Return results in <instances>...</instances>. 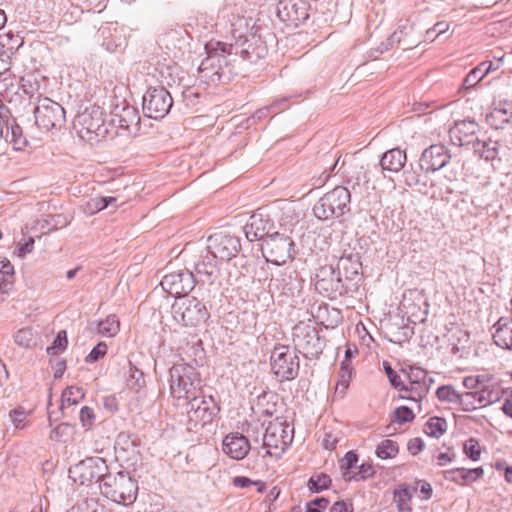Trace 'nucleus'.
<instances>
[{
    "label": "nucleus",
    "instance_id": "39448f33",
    "mask_svg": "<svg viewBox=\"0 0 512 512\" xmlns=\"http://www.w3.org/2000/svg\"><path fill=\"white\" fill-rule=\"evenodd\" d=\"M174 320L186 327H200L210 318L205 304L196 297H179L171 307Z\"/></svg>",
    "mask_w": 512,
    "mask_h": 512
},
{
    "label": "nucleus",
    "instance_id": "c03bdc74",
    "mask_svg": "<svg viewBox=\"0 0 512 512\" xmlns=\"http://www.w3.org/2000/svg\"><path fill=\"white\" fill-rule=\"evenodd\" d=\"M430 384L428 382H414V383H408L404 384V390H398L399 392L406 393L411 392L413 396L414 402H421L423 398L426 397V395L429 392Z\"/></svg>",
    "mask_w": 512,
    "mask_h": 512
},
{
    "label": "nucleus",
    "instance_id": "a878e982",
    "mask_svg": "<svg viewBox=\"0 0 512 512\" xmlns=\"http://www.w3.org/2000/svg\"><path fill=\"white\" fill-rule=\"evenodd\" d=\"M285 433V427L282 423H269L262 438V445L267 448L266 454L271 455L270 449H280L284 452L292 441V437Z\"/></svg>",
    "mask_w": 512,
    "mask_h": 512
},
{
    "label": "nucleus",
    "instance_id": "c9c22d12",
    "mask_svg": "<svg viewBox=\"0 0 512 512\" xmlns=\"http://www.w3.org/2000/svg\"><path fill=\"white\" fill-rule=\"evenodd\" d=\"M449 345L454 355L463 357L468 354L470 348V335L467 331L456 329L449 336Z\"/></svg>",
    "mask_w": 512,
    "mask_h": 512
},
{
    "label": "nucleus",
    "instance_id": "393cba45",
    "mask_svg": "<svg viewBox=\"0 0 512 512\" xmlns=\"http://www.w3.org/2000/svg\"><path fill=\"white\" fill-rule=\"evenodd\" d=\"M187 31L182 27L170 29L161 34L158 44L161 48H165V55L178 58L183 46L187 43Z\"/></svg>",
    "mask_w": 512,
    "mask_h": 512
},
{
    "label": "nucleus",
    "instance_id": "a18cd8bd",
    "mask_svg": "<svg viewBox=\"0 0 512 512\" xmlns=\"http://www.w3.org/2000/svg\"><path fill=\"white\" fill-rule=\"evenodd\" d=\"M399 452V446L396 441L391 439L382 440L376 447V455L380 459H392Z\"/></svg>",
    "mask_w": 512,
    "mask_h": 512
},
{
    "label": "nucleus",
    "instance_id": "864d4df0",
    "mask_svg": "<svg viewBox=\"0 0 512 512\" xmlns=\"http://www.w3.org/2000/svg\"><path fill=\"white\" fill-rule=\"evenodd\" d=\"M331 484V478L325 473L312 475L308 480V487L313 493H319L328 489Z\"/></svg>",
    "mask_w": 512,
    "mask_h": 512
},
{
    "label": "nucleus",
    "instance_id": "4468645a",
    "mask_svg": "<svg viewBox=\"0 0 512 512\" xmlns=\"http://www.w3.org/2000/svg\"><path fill=\"white\" fill-rule=\"evenodd\" d=\"M271 369L281 381H290L298 376L300 362L296 352L285 345H278L271 354Z\"/></svg>",
    "mask_w": 512,
    "mask_h": 512
},
{
    "label": "nucleus",
    "instance_id": "5fc2aeb1",
    "mask_svg": "<svg viewBox=\"0 0 512 512\" xmlns=\"http://www.w3.org/2000/svg\"><path fill=\"white\" fill-rule=\"evenodd\" d=\"M478 392L476 391H468L465 393H460V398L458 405L465 412H471L476 410L479 406L478 404Z\"/></svg>",
    "mask_w": 512,
    "mask_h": 512
},
{
    "label": "nucleus",
    "instance_id": "7ed1b4c3",
    "mask_svg": "<svg viewBox=\"0 0 512 512\" xmlns=\"http://www.w3.org/2000/svg\"><path fill=\"white\" fill-rule=\"evenodd\" d=\"M170 395L184 402L202 393V378L191 364H174L169 369Z\"/></svg>",
    "mask_w": 512,
    "mask_h": 512
},
{
    "label": "nucleus",
    "instance_id": "2eb2a0df",
    "mask_svg": "<svg viewBox=\"0 0 512 512\" xmlns=\"http://www.w3.org/2000/svg\"><path fill=\"white\" fill-rule=\"evenodd\" d=\"M173 106L170 92L161 87H150L143 96V113L145 116L158 120L164 118Z\"/></svg>",
    "mask_w": 512,
    "mask_h": 512
},
{
    "label": "nucleus",
    "instance_id": "3c124183",
    "mask_svg": "<svg viewBox=\"0 0 512 512\" xmlns=\"http://www.w3.org/2000/svg\"><path fill=\"white\" fill-rule=\"evenodd\" d=\"M114 202H116V198L110 196L93 198L86 203L84 211L88 214H95L99 211L104 210Z\"/></svg>",
    "mask_w": 512,
    "mask_h": 512
},
{
    "label": "nucleus",
    "instance_id": "4d7b16f0",
    "mask_svg": "<svg viewBox=\"0 0 512 512\" xmlns=\"http://www.w3.org/2000/svg\"><path fill=\"white\" fill-rule=\"evenodd\" d=\"M426 427H427L426 433L429 436L439 438L445 433L447 423H446V420L443 418L432 417L426 423Z\"/></svg>",
    "mask_w": 512,
    "mask_h": 512
},
{
    "label": "nucleus",
    "instance_id": "cd10ccee",
    "mask_svg": "<svg viewBox=\"0 0 512 512\" xmlns=\"http://www.w3.org/2000/svg\"><path fill=\"white\" fill-rule=\"evenodd\" d=\"M98 38L101 40V45L111 53L116 52L125 44L123 30L113 23L101 26L98 30Z\"/></svg>",
    "mask_w": 512,
    "mask_h": 512
},
{
    "label": "nucleus",
    "instance_id": "a211bd4d",
    "mask_svg": "<svg viewBox=\"0 0 512 512\" xmlns=\"http://www.w3.org/2000/svg\"><path fill=\"white\" fill-rule=\"evenodd\" d=\"M276 13L287 26L298 27L309 18V4L305 0H280Z\"/></svg>",
    "mask_w": 512,
    "mask_h": 512
},
{
    "label": "nucleus",
    "instance_id": "f8f14e48",
    "mask_svg": "<svg viewBox=\"0 0 512 512\" xmlns=\"http://www.w3.org/2000/svg\"><path fill=\"white\" fill-rule=\"evenodd\" d=\"M261 252L267 262L283 265L295 256V244L289 235L273 232L261 243Z\"/></svg>",
    "mask_w": 512,
    "mask_h": 512
},
{
    "label": "nucleus",
    "instance_id": "79ce46f5",
    "mask_svg": "<svg viewBox=\"0 0 512 512\" xmlns=\"http://www.w3.org/2000/svg\"><path fill=\"white\" fill-rule=\"evenodd\" d=\"M120 329V322L116 315H109L106 319L100 321L97 326L98 334L106 337L115 336Z\"/></svg>",
    "mask_w": 512,
    "mask_h": 512
},
{
    "label": "nucleus",
    "instance_id": "e433bc0d",
    "mask_svg": "<svg viewBox=\"0 0 512 512\" xmlns=\"http://www.w3.org/2000/svg\"><path fill=\"white\" fill-rule=\"evenodd\" d=\"M23 44L22 38L12 33L0 35V56L10 58Z\"/></svg>",
    "mask_w": 512,
    "mask_h": 512
},
{
    "label": "nucleus",
    "instance_id": "aec40b11",
    "mask_svg": "<svg viewBox=\"0 0 512 512\" xmlns=\"http://www.w3.org/2000/svg\"><path fill=\"white\" fill-rule=\"evenodd\" d=\"M362 263L360 255L357 252H344L339 258L336 270L343 276L344 281L351 287L352 291L358 290L359 284L362 280Z\"/></svg>",
    "mask_w": 512,
    "mask_h": 512
},
{
    "label": "nucleus",
    "instance_id": "37998d69",
    "mask_svg": "<svg viewBox=\"0 0 512 512\" xmlns=\"http://www.w3.org/2000/svg\"><path fill=\"white\" fill-rule=\"evenodd\" d=\"M353 368H346L345 366H340L338 371V380L335 386V395L342 398L350 385V381L352 378Z\"/></svg>",
    "mask_w": 512,
    "mask_h": 512
},
{
    "label": "nucleus",
    "instance_id": "7c9ffc66",
    "mask_svg": "<svg viewBox=\"0 0 512 512\" xmlns=\"http://www.w3.org/2000/svg\"><path fill=\"white\" fill-rule=\"evenodd\" d=\"M175 59L172 56H167L163 57V59L157 58L154 63L155 70L158 72L162 84L172 86L180 79V67Z\"/></svg>",
    "mask_w": 512,
    "mask_h": 512
},
{
    "label": "nucleus",
    "instance_id": "49530a36",
    "mask_svg": "<svg viewBox=\"0 0 512 512\" xmlns=\"http://www.w3.org/2000/svg\"><path fill=\"white\" fill-rule=\"evenodd\" d=\"M85 396L82 387L69 386L67 387L61 397V408L63 409L66 405L71 406L77 404Z\"/></svg>",
    "mask_w": 512,
    "mask_h": 512
},
{
    "label": "nucleus",
    "instance_id": "423d86ee",
    "mask_svg": "<svg viewBox=\"0 0 512 512\" xmlns=\"http://www.w3.org/2000/svg\"><path fill=\"white\" fill-rule=\"evenodd\" d=\"M99 487L107 498L124 505L135 501L138 490L136 482L125 471H120L116 475L109 473Z\"/></svg>",
    "mask_w": 512,
    "mask_h": 512
},
{
    "label": "nucleus",
    "instance_id": "8fccbe9b",
    "mask_svg": "<svg viewBox=\"0 0 512 512\" xmlns=\"http://www.w3.org/2000/svg\"><path fill=\"white\" fill-rule=\"evenodd\" d=\"M182 97L186 107L194 108L201 103V99L205 98V95L198 87L190 86L182 91Z\"/></svg>",
    "mask_w": 512,
    "mask_h": 512
},
{
    "label": "nucleus",
    "instance_id": "bb28decb",
    "mask_svg": "<svg viewBox=\"0 0 512 512\" xmlns=\"http://www.w3.org/2000/svg\"><path fill=\"white\" fill-rule=\"evenodd\" d=\"M251 449L250 441L238 432L226 435L222 442L223 452L232 459H244Z\"/></svg>",
    "mask_w": 512,
    "mask_h": 512
},
{
    "label": "nucleus",
    "instance_id": "bf43d9fd",
    "mask_svg": "<svg viewBox=\"0 0 512 512\" xmlns=\"http://www.w3.org/2000/svg\"><path fill=\"white\" fill-rule=\"evenodd\" d=\"M14 341L18 346L30 348L34 345V334L31 328H22L14 335Z\"/></svg>",
    "mask_w": 512,
    "mask_h": 512
},
{
    "label": "nucleus",
    "instance_id": "412c9836",
    "mask_svg": "<svg viewBox=\"0 0 512 512\" xmlns=\"http://www.w3.org/2000/svg\"><path fill=\"white\" fill-rule=\"evenodd\" d=\"M450 159V151L445 145L433 144L423 150L419 160L424 173H433L445 167Z\"/></svg>",
    "mask_w": 512,
    "mask_h": 512
},
{
    "label": "nucleus",
    "instance_id": "1a4fd4ad",
    "mask_svg": "<svg viewBox=\"0 0 512 512\" xmlns=\"http://www.w3.org/2000/svg\"><path fill=\"white\" fill-rule=\"evenodd\" d=\"M313 281L315 290L330 300L338 299L353 292L351 287L341 277L340 272L332 265L318 268Z\"/></svg>",
    "mask_w": 512,
    "mask_h": 512
},
{
    "label": "nucleus",
    "instance_id": "f257e3e1",
    "mask_svg": "<svg viewBox=\"0 0 512 512\" xmlns=\"http://www.w3.org/2000/svg\"><path fill=\"white\" fill-rule=\"evenodd\" d=\"M229 22L231 41H224L225 50L230 60L234 58V63L237 64V71L240 74L245 66L265 58L268 48L261 36L252 32L251 19L232 13Z\"/></svg>",
    "mask_w": 512,
    "mask_h": 512
},
{
    "label": "nucleus",
    "instance_id": "6e6d98bb",
    "mask_svg": "<svg viewBox=\"0 0 512 512\" xmlns=\"http://www.w3.org/2000/svg\"><path fill=\"white\" fill-rule=\"evenodd\" d=\"M436 396L442 402L458 404L460 392H458L452 385H443L438 387Z\"/></svg>",
    "mask_w": 512,
    "mask_h": 512
},
{
    "label": "nucleus",
    "instance_id": "09e8293b",
    "mask_svg": "<svg viewBox=\"0 0 512 512\" xmlns=\"http://www.w3.org/2000/svg\"><path fill=\"white\" fill-rule=\"evenodd\" d=\"M413 31V24L407 19L405 21H400L397 29L393 32V34L389 38V44L393 46L396 44H401L402 41H406Z\"/></svg>",
    "mask_w": 512,
    "mask_h": 512
},
{
    "label": "nucleus",
    "instance_id": "2f4dec72",
    "mask_svg": "<svg viewBox=\"0 0 512 512\" xmlns=\"http://www.w3.org/2000/svg\"><path fill=\"white\" fill-rule=\"evenodd\" d=\"M300 287L298 275L295 271L284 270L277 277H272L269 283L270 290H278L283 294H293Z\"/></svg>",
    "mask_w": 512,
    "mask_h": 512
},
{
    "label": "nucleus",
    "instance_id": "338daca9",
    "mask_svg": "<svg viewBox=\"0 0 512 512\" xmlns=\"http://www.w3.org/2000/svg\"><path fill=\"white\" fill-rule=\"evenodd\" d=\"M68 344L66 331H60L54 339L52 345L47 347L49 355H57L60 351L64 350Z\"/></svg>",
    "mask_w": 512,
    "mask_h": 512
},
{
    "label": "nucleus",
    "instance_id": "5701e85b",
    "mask_svg": "<svg viewBox=\"0 0 512 512\" xmlns=\"http://www.w3.org/2000/svg\"><path fill=\"white\" fill-rule=\"evenodd\" d=\"M111 123L130 134H136L140 129V116L138 110L127 104L116 106L111 114Z\"/></svg>",
    "mask_w": 512,
    "mask_h": 512
},
{
    "label": "nucleus",
    "instance_id": "dca6fc26",
    "mask_svg": "<svg viewBox=\"0 0 512 512\" xmlns=\"http://www.w3.org/2000/svg\"><path fill=\"white\" fill-rule=\"evenodd\" d=\"M207 248L219 261H229L241 251V240L235 235L217 232L208 237Z\"/></svg>",
    "mask_w": 512,
    "mask_h": 512
},
{
    "label": "nucleus",
    "instance_id": "680f3d73",
    "mask_svg": "<svg viewBox=\"0 0 512 512\" xmlns=\"http://www.w3.org/2000/svg\"><path fill=\"white\" fill-rule=\"evenodd\" d=\"M232 484L237 488H247L251 485L257 486V491L259 493H264L266 491V484L263 481H254L246 476H236L232 480Z\"/></svg>",
    "mask_w": 512,
    "mask_h": 512
},
{
    "label": "nucleus",
    "instance_id": "4c0bfd02",
    "mask_svg": "<svg viewBox=\"0 0 512 512\" xmlns=\"http://www.w3.org/2000/svg\"><path fill=\"white\" fill-rule=\"evenodd\" d=\"M424 169L421 168V161L417 167L412 164L410 168L405 170L403 173L404 183L409 187L426 186V176L423 174Z\"/></svg>",
    "mask_w": 512,
    "mask_h": 512
},
{
    "label": "nucleus",
    "instance_id": "c756f323",
    "mask_svg": "<svg viewBox=\"0 0 512 512\" xmlns=\"http://www.w3.org/2000/svg\"><path fill=\"white\" fill-rule=\"evenodd\" d=\"M487 123L494 129H503L512 122V101L499 100L494 103L493 109L486 115Z\"/></svg>",
    "mask_w": 512,
    "mask_h": 512
},
{
    "label": "nucleus",
    "instance_id": "b1692460",
    "mask_svg": "<svg viewBox=\"0 0 512 512\" xmlns=\"http://www.w3.org/2000/svg\"><path fill=\"white\" fill-rule=\"evenodd\" d=\"M0 134L6 141L12 143L16 150H23L28 144L18 120L9 117L5 119L2 111H0Z\"/></svg>",
    "mask_w": 512,
    "mask_h": 512
},
{
    "label": "nucleus",
    "instance_id": "774afa93",
    "mask_svg": "<svg viewBox=\"0 0 512 512\" xmlns=\"http://www.w3.org/2000/svg\"><path fill=\"white\" fill-rule=\"evenodd\" d=\"M383 367L391 386L397 390H404V382L391 365L387 361H384Z\"/></svg>",
    "mask_w": 512,
    "mask_h": 512
},
{
    "label": "nucleus",
    "instance_id": "f03ea898",
    "mask_svg": "<svg viewBox=\"0 0 512 512\" xmlns=\"http://www.w3.org/2000/svg\"><path fill=\"white\" fill-rule=\"evenodd\" d=\"M224 41L211 39L205 44L206 58L198 67V80L208 86L229 83L239 73L234 58L230 60Z\"/></svg>",
    "mask_w": 512,
    "mask_h": 512
},
{
    "label": "nucleus",
    "instance_id": "6ab92c4d",
    "mask_svg": "<svg viewBox=\"0 0 512 512\" xmlns=\"http://www.w3.org/2000/svg\"><path fill=\"white\" fill-rule=\"evenodd\" d=\"M274 229L273 219L262 208L255 211L243 227L245 236L250 242L257 240H262L263 242L266 237L276 232Z\"/></svg>",
    "mask_w": 512,
    "mask_h": 512
},
{
    "label": "nucleus",
    "instance_id": "6e6552de",
    "mask_svg": "<svg viewBox=\"0 0 512 512\" xmlns=\"http://www.w3.org/2000/svg\"><path fill=\"white\" fill-rule=\"evenodd\" d=\"M292 341L295 352L307 359L318 358L325 346V339L320 336L319 330L304 322H299L293 327Z\"/></svg>",
    "mask_w": 512,
    "mask_h": 512
},
{
    "label": "nucleus",
    "instance_id": "9d476101",
    "mask_svg": "<svg viewBox=\"0 0 512 512\" xmlns=\"http://www.w3.org/2000/svg\"><path fill=\"white\" fill-rule=\"evenodd\" d=\"M32 112L35 119L34 125L43 131L60 130L65 126V109L49 98H38Z\"/></svg>",
    "mask_w": 512,
    "mask_h": 512
},
{
    "label": "nucleus",
    "instance_id": "e2e57ef3",
    "mask_svg": "<svg viewBox=\"0 0 512 512\" xmlns=\"http://www.w3.org/2000/svg\"><path fill=\"white\" fill-rule=\"evenodd\" d=\"M358 470L353 472L351 475L347 477L348 481H362L372 477L375 474V470L373 466L369 463H362Z\"/></svg>",
    "mask_w": 512,
    "mask_h": 512
},
{
    "label": "nucleus",
    "instance_id": "603ef678",
    "mask_svg": "<svg viewBox=\"0 0 512 512\" xmlns=\"http://www.w3.org/2000/svg\"><path fill=\"white\" fill-rule=\"evenodd\" d=\"M127 385L135 390H139L145 386L144 373L138 369L132 362H129Z\"/></svg>",
    "mask_w": 512,
    "mask_h": 512
},
{
    "label": "nucleus",
    "instance_id": "13d9d810",
    "mask_svg": "<svg viewBox=\"0 0 512 512\" xmlns=\"http://www.w3.org/2000/svg\"><path fill=\"white\" fill-rule=\"evenodd\" d=\"M20 89L18 84H14L10 78L0 79V100L12 102V94Z\"/></svg>",
    "mask_w": 512,
    "mask_h": 512
},
{
    "label": "nucleus",
    "instance_id": "58836bf2",
    "mask_svg": "<svg viewBox=\"0 0 512 512\" xmlns=\"http://www.w3.org/2000/svg\"><path fill=\"white\" fill-rule=\"evenodd\" d=\"M413 494L406 486H401L393 492V499L397 506L398 512H411V500Z\"/></svg>",
    "mask_w": 512,
    "mask_h": 512
},
{
    "label": "nucleus",
    "instance_id": "c85d7f7f",
    "mask_svg": "<svg viewBox=\"0 0 512 512\" xmlns=\"http://www.w3.org/2000/svg\"><path fill=\"white\" fill-rule=\"evenodd\" d=\"M194 269L202 282L213 284L218 277V259L206 248L205 254H201L194 264Z\"/></svg>",
    "mask_w": 512,
    "mask_h": 512
},
{
    "label": "nucleus",
    "instance_id": "0e129e2a",
    "mask_svg": "<svg viewBox=\"0 0 512 512\" xmlns=\"http://www.w3.org/2000/svg\"><path fill=\"white\" fill-rule=\"evenodd\" d=\"M9 417L16 429H25L27 426L28 414L22 407L10 411Z\"/></svg>",
    "mask_w": 512,
    "mask_h": 512
},
{
    "label": "nucleus",
    "instance_id": "72a5a7b5",
    "mask_svg": "<svg viewBox=\"0 0 512 512\" xmlns=\"http://www.w3.org/2000/svg\"><path fill=\"white\" fill-rule=\"evenodd\" d=\"M407 161L405 151L400 148H392L383 153L380 159V165L383 170L390 172H399Z\"/></svg>",
    "mask_w": 512,
    "mask_h": 512
},
{
    "label": "nucleus",
    "instance_id": "f704fd0d",
    "mask_svg": "<svg viewBox=\"0 0 512 512\" xmlns=\"http://www.w3.org/2000/svg\"><path fill=\"white\" fill-rule=\"evenodd\" d=\"M478 392V404L480 407H485L500 401L507 393L506 390L500 388L498 384L487 385L482 384Z\"/></svg>",
    "mask_w": 512,
    "mask_h": 512
},
{
    "label": "nucleus",
    "instance_id": "9b49d317",
    "mask_svg": "<svg viewBox=\"0 0 512 512\" xmlns=\"http://www.w3.org/2000/svg\"><path fill=\"white\" fill-rule=\"evenodd\" d=\"M109 474V468L104 458L87 457L69 469V477L80 485L104 483V478Z\"/></svg>",
    "mask_w": 512,
    "mask_h": 512
},
{
    "label": "nucleus",
    "instance_id": "a19ab883",
    "mask_svg": "<svg viewBox=\"0 0 512 512\" xmlns=\"http://www.w3.org/2000/svg\"><path fill=\"white\" fill-rule=\"evenodd\" d=\"M469 469L459 467L443 471L445 480L464 486L472 482Z\"/></svg>",
    "mask_w": 512,
    "mask_h": 512
},
{
    "label": "nucleus",
    "instance_id": "ddd939ff",
    "mask_svg": "<svg viewBox=\"0 0 512 512\" xmlns=\"http://www.w3.org/2000/svg\"><path fill=\"white\" fill-rule=\"evenodd\" d=\"M75 127L78 128L79 136L83 139L87 138L89 141L93 139V136L105 137L109 133L104 111L96 105L85 108L76 116Z\"/></svg>",
    "mask_w": 512,
    "mask_h": 512
},
{
    "label": "nucleus",
    "instance_id": "69168bd1",
    "mask_svg": "<svg viewBox=\"0 0 512 512\" xmlns=\"http://www.w3.org/2000/svg\"><path fill=\"white\" fill-rule=\"evenodd\" d=\"M415 418L413 411L407 406L397 407L393 413V420L398 424L412 422Z\"/></svg>",
    "mask_w": 512,
    "mask_h": 512
},
{
    "label": "nucleus",
    "instance_id": "20e7f679",
    "mask_svg": "<svg viewBox=\"0 0 512 512\" xmlns=\"http://www.w3.org/2000/svg\"><path fill=\"white\" fill-rule=\"evenodd\" d=\"M351 193L347 187L336 186L325 193L313 206V214L319 220L339 219L351 210Z\"/></svg>",
    "mask_w": 512,
    "mask_h": 512
},
{
    "label": "nucleus",
    "instance_id": "ea45409f",
    "mask_svg": "<svg viewBox=\"0 0 512 512\" xmlns=\"http://www.w3.org/2000/svg\"><path fill=\"white\" fill-rule=\"evenodd\" d=\"M286 102H287L286 99H281V100L273 102L271 105H268V106H265V107H262V108L256 110V112L252 115L251 120L254 123L262 121V120L266 119L267 117H269L271 113H272L271 117H273L274 115H276L277 113H279L280 111H282L286 108V106H285Z\"/></svg>",
    "mask_w": 512,
    "mask_h": 512
},
{
    "label": "nucleus",
    "instance_id": "052dcab7",
    "mask_svg": "<svg viewBox=\"0 0 512 512\" xmlns=\"http://www.w3.org/2000/svg\"><path fill=\"white\" fill-rule=\"evenodd\" d=\"M463 452L472 461H478L481 456V447L477 439L469 438L464 442Z\"/></svg>",
    "mask_w": 512,
    "mask_h": 512
},
{
    "label": "nucleus",
    "instance_id": "de8ad7c7",
    "mask_svg": "<svg viewBox=\"0 0 512 512\" xmlns=\"http://www.w3.org/2000/svg\"><path fill=\"white\" fill-rule=\"evenodd\" d=\"M472 148L479 152L480 156L486 160H493L498 154V144L492 140L480 141L478 139L475 147Z\"/></svg>",
    "mask_w": 512,
    "mask_h": 512
},
{
    "label": "nucleus",
    "instance_id": "f3484780",
    "mask_svg": "<svg viewBox=\"0 0 512 512\" xmlns=\"http://www.w3.org/2000/svg\"><path fill=\"white\" fill-rule=\"evenodd\" d=\"M196 284L194 274L188 270L183 269L174 271L163 276L160 285L163 290L173 295L178 299L179 297H188Z\"/></svg>",
    "mask_w": 512,
    "mask_h": 512
},
{
    "label": "nucleus",
    "instance_id": "4be33fe9",
    "mask_svg": "<svg viewBox=\"0 0 512 512\" xmlns=\"http://www.w3.org/2000/svg\"><path fill=\"white\" fill-rule=\"evenodd\" d=\"M479 125L474 120H461L457 121L449 130V137L455 146H469L475 147L478 140L477 133Z\"/></svg>",
    "mask_w": 512,
    "mask_h": 512
},
{
    "label": "nucleus",
    "instance_id": "0eeeda50",
    "mask_svg": "<svg viewBox=\"0 0 512 512\" xmlns=\"http://www.w3.org/2000/svg\"><path fill=\"white\" fill-rule=\"evenodd\" d=\"M189 430H196L211 423L217 416L220 408L212 396H205L203 392L184 402Z\"/></svg>",
    "mask_w": 512,
    "mask_h": 512
},
{
    "label": "nucleus",
    "instance_id": "473e14b6",
    "mask_svg": "<svg viewBox=\"0 0 512 512\" xmlns=\"http://www.w3.org/2000/svg\"><path fill=\"white\" fill-rule=\"evenodd\" d=\"M493 327L494 343L503 349L512 350V319L501 317Z\"/></svg>",
    "mask_w": 512,
    "mask_h": 512
}]
</instances>
